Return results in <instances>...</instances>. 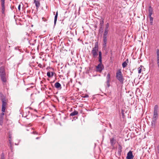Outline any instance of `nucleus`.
Returning a JSON list of instances; mask_svg holds the SVG:
<instances>
[{
	"label": "nucleus",
	"mask_w": 159,
	"mask_h": 159,
	"mask_svg": "<svg viewBox=\"0 0 159 159\" xmlns=\"http://www.w3.org/2000/svg\"><path fill=\"white\" fill-rule=\"evenodd\" d=\"M109 24L107 23L106 25V27L103 34L107 35L109 31Z\"/></svg>",
	"instance_id": "nucleus-12"
},
{
	"label": "nucleus",
	"mask_w": 159,
	"mask_h": 159,
	"mask_svg": "<svg viewBox=\"0 0 159 159\" xmlns=\"http://www.w3.org/2000/svg\"><path fill=\"white\" fill-rule=\"evenodd\" d=\"M157 110H156V109H154V114H158L157 113Z\"/></svg>",
	"instance_id": "nucleus-28"
},
{
	"label": "nucleus",
	"mask_w": 159,
	"mask_h": 159,
	"mask_svg": "<svg viewBox=\"0 0 159 159\" xmlns=\"http://www.w3.org/2000/svg\"><path fill=\"white\" fill-rule=\"evenodd\" d=\"M47 75L48 76V77L50 78L51 77V73L50 72H48L47 73Z\"/></svg>",
	"instance_id": "nucleus-25"
},
{
	"label": "nucleus",
	"mask_w": 159,
	"mask_h": 159,
	"mask_svg": "<svg viewBox=\"0 0 159 159\" xmlns=\"http://www.w3.org/2000/svg\"><path fill=\"white\" fill-rule=\"evenodd\" d=\"M127 65V64L126 61H125L122 64V66L123 68L125 67Z\"/></svg>",
	"instance_id": "nucleus-23"
},
{
	"label": "nucleus",
	"mask_w": 159,
	"mask_h": 159,
	"mask_svg": "<svg viewBox=\"0 0 159 159\" xmlns=\"http://www.w3.org/2000/svg\"><path fill=\"white\" fill-rule=\"evenodd\" d=\"M2 112H4L6 109V106L7 104V101L6 100L2 101Z\"/></svg>",
	"instance_id": "nucleus-5"
},
{
	"label": "nucleus",
	"mask_w": 159,
	"mask_h": 159,
	"mask_svg": "<svg viewBox=\"0 0 159 159\" xmlns=\"http://www.w3.org/2000/svg\"><path fill=\"white\" fill-rule=\"evenodd\" d=\"M116 77L117 80L121 84H123L124 78L122 74L121 69H119L116 73Z\"/></svg>",
	"instance_id": "nucleus-3"
},
{
	"label": "nucleus",
	"mask_w": 159,
	"mask_h": 159,
	"mask_svg": "<svg viewBox=\"0 0 159 159\" xmlns=\"http://www.w3.org/2000/svg\"><path fill=\"white\" fill-rule=\"evenodd\" d=\"M142 71V68H138V73H140Z\"/></svg>",
	"instance_id": "nucleus-27"
},
{
	"label": "nucleus",
	"mask_w": 159,
	"mask_h": 159,
	"mask_svg": "<svg viewBox=\"0 0 159 159\" xmlns=\"http://www.w3.org/2000/svg\"><path fill=\"white\" fill-rule=\"evenodd\" d=\"M57 16H58V12H57V11L56 12V13L55 15V17H54V24L55 25L56 23V21H57Z\"/></svg>",
	"instance_id": "nucleus-22"
},
{
	"label": "nucleus",
	"mask_w": 159,
	"mask_h": 159,
	"mask_svg": "<svg viewBox=\"0 0 159 159\" xmlns=\"http://www.w3.org/2000/svg\"><path fill=\"white\" fill-rule=\"evenodd\" d=\"M2 6V14H5V3H1Z\"/></svg>",
	"instance_id": "nucleus-16"
},
{
	"label": "nucleus",
	"mask_w": 159,
	"mask_h": 159,
	"mask_svg": "<svg viewBox=\"0 0 159 159\" xmlns=\"http://www.w3.org/2000/svg\"><path fill=\"white\" fill-rule=\"evenodd\" d=\"M20 6L21 5L20 4H19L18 6V9L19 11H20Z\"/></svg>",
	"instance_id": "nucleus-30"
},
{
	"label": "nucleus",
	"mask_w": 159,
	"mask_h": 159,
	"mask_svg": "<svg viewBox=\"0 0 159 159\" xmlns=\"http://www.w3.org/2000/svg\"><path fill=\"white\" fill-rule=\"evenodd\" d=\"M158 117V114H153V117L152 119V124L153 123V122H155L156 120Z\"/></svg>",
	"instance_id": "nucleus-17"
},
{
	"label": "nucleus",
	"mask_w": 159,
	"mask_h": 159,
	"mask_svg": "<svg viewBox=\"0 0 159 159\" xmlns=\"http://www.w3.org/2000/svg\"><path fill=\"white\" fill-rule=\"evenodd\" d=\"M0 97L1 98V101H3L6 100V97L2 93H0Z\"/></svg>",
	"instance_id": "nucleus-21"
},
{
	"label": "nucleus",
	"mask_w": 159,
	"mask_h": 159,
	"mask_svg": "<svg viewBox=\"0 0 159 159\" xmlns=\"http://www.w3.org/2000/svg\"><path fill=\"white\" fill-rule=\"evenodd\" d=\"M158 106L157 105H155L154 107V109H156V110H158Z\"/></svg>",
	"instance_id": "nucleus-32"
},
{
	"label": "nucleus",
	"mask_w": 159,
	"mask_h": 159,
	"mask_svg": "<svg viewBox=\"0 0 159 159\" xmlns=\"http://www.w3.org/2000/svg\"><path fill=\"white\" fill-rule=\"evenodd\" d=\"M97 25H95V28H97Z\"/></svg>",
	"instance_id": "nucleus-45"
},
{
	"label": "nucleus",
	"mask_w": 159,
	"mask_h": 159,
	"mask_svg": "<svg viewBox=\"0 0 159 159\" xmlns=\"http://www.w3.org/2000/svg\"><path fill=\"white\" fill-rule=\"evenodd\" d=\"M19 47H16L15 48V49L16 50H19Z\"/></svg>",
	"instance_id": "nucleus-33"
},
{
	"label": "nucleus",
	"mask_w": 159,
	"mask_h": 159,
	"mask_svg": "<svg viewBox=\"0 0 159 159\" xmlns=\"http://www.w3.org/2000/svg\"><path fill=\"white\" fill-rule=\"evenodd\" d=\"M34 3H35V5L36 7V8L38 9V8H39L40 6V3L39 1L38 0H34Z\"/></svg>",
	"instance_id": "nucleus-18"
},
{
	"label": "nucleus",
	"mask_w": 159,
	"mask_h": 159,
	"mask_svg": "<svg viewBox=\"0 0 159 159\" xmlns=\"http://www.w3.org/2000/svg\"><path fill=\"white\" fill-rule=\"evenodd\" d=\"M134 156L131 151H129L127 154V159H133Z\"/></svg>",
	"instance_id": "nucleus-11"
},
{
	"label": "nucleus",
	"mask_w": 159,
	"mask_h": 159,
	"mask_svg": "<svg viewBox=\"0 0 159 159\" xmlns=\"http://www.w3.org/2000/svg\"><path fill=\"white\" fill-rule=\"evenodd\" d=\"M104 20L102 19L100 20L99 29L98 30L99 32L102 33L103 32V27L104 25Z\"/></svg>",
	"instance_id": "nucleus-4"
},
{
	"label": "nucleus",
	"mask_w": 159,
	"mask_h": 159,
	"mask_svg": "<svg viewBox=\"0 0 159 159\" xmlns=\"http://www.w3.org/2000/svg\"><path fill=\"white\" fill-rule=\"evenodd\" d=\"M109 126L110 128H111V129H112V125L110 123L109 124Z\"/></svg>",
	"instance_id": "nucleus-37"
},
{
	"label": "nucleus",
	"mask_w": 159,
	"mask_h": 159,
	"mask_svg": "<svg viewBox=\"0 0 159 159\" xmlns=\"http://www.w3.org/2000/svg\"><path fill=\"white\" fill-rule=\"evenodd\" d=\"M54 73L53 72H51V74H52V75H51V76L52 77L53 75H54Z\"/></svg>",
	"instance_id": "nucleus-39"
},
{
	"label": "nucleus",
	"mask_w": 159,
	"mask_h": 159,
	"mask_svg": "<svg viewBox=\"0 0 159 159\" xmlns=\"http://www.w3.org/2000/svg\"><path fill=\"white\" fill-rule=\"evenodd\" d=\"M153 23L152 21H150V23L151 25H152Z\"/></svg>",
	"instance_id": "nucleus-43"
},
{
	"label": "nucleus",
	"mask_w": 159,
	"mask_h": 159,
	"mask_svg": "<svg viewBox=\"0 0 159 159\" xmlns=\"http://www.w3.org/2000/svg\"><path fill=\"white\" fill-rule=\"evenodd\" d=\"M107 35H104L103 34V45L104 47H106V44L107 43Z\"/></svg>",
	"instance_id": "nucleus-7"
},
{
	"label": "nucleus",
	"mask_w": 159,
	"mask_h": 159,
	"mask_svg": "<svg viewBox=\"0 0 159 159\" xmlns=\"http://www.w3.org/2000/svg\"><path fill=\"white\" fill-rule=\"evenodd\" d=\"M1 3H5V0H1Z\"/></svg>",
	"instance_id": "nucleus-38"
},
{
	"label": "nucleus",
	"mask_w": 159,
	"mask_h": 159,
	"mask_svg": "<svg viewBox=\"0 0 159 159\" xmlns=\"http://www.w3.org/2000/svg\"><path fill=\"white\" fill-rule=\"evenodd\" d=\"M29 89V88H27V90H28V89Z\"/></svg>",
	"instance_id": "nucleus-47"
},
{
	"label": "nucleus",
	"mask_w": 159,
	"mask_h": 159,
	"mask_svg": "<svg viewBox=\"0 0 159 159\" xmlns=\"http://www.w3.org/2000/svg\"><path fill=\"white\" fill-rule=\"evenodd\" d=\"M123 112H124L123 110H122L121 111V113H122V115L123 116H124V115Z\"/></svg>",
	"instance_id": "nucleus-35"
},
{
	"label": "nucleus",
	"mask_w": 159,
	"mask_h": 159,
	"mask_svg": "<svg viewBox=\"0 0 159 159\" xmlns=\"http://www.w3.org/2000/svg\"><path fill=\"white\" fill-rule=\"evenodd\" d=\"M2 81L3 82H5L7 81L6 73L0 74Z\"/></svg>",
	"instance_id": "nucleus-10"
},
{
	"label": "nucleus",
	"mask_w": 159,
	"mask_h": 159,
	"mask_svg": "<svg viewBox=\"0 0 159 159\" xmlns=\"http://www.w3.org/2000/svg\"><path fill=\"white\" fill-rule=\"evenodd\" d=\"M98 52V42H96L94 45V46L92 48L91 53L92 54L93 58H96L99 54Z\"/></svg>",
	"instance_id": "nucleus-1"
},
{
	"label": "nucleus",
	"mask_w": 159,
	"mask_h": 159,
	"mask_svg": "<svg viewBox=\"0 0 159 159\" xmlns=\"http://www.w3.org/2000/svg\"><path fill=\"white\" fill-rule=\"evenodd\" d=\"M157 150L158 153H159V145L157 147Z\"/></svg>",
	"instance_id": "nucleus-34"
},
{
	"label": "nucleus",
	"mask_w": 159,
	"mask_h": 159,
	"mask_svg": "<svg viewBox=\"0 0 159 159\" xmlns=\"http://www.w3.org/2000/svg\"><path fill=\"white\" fill-rule=\"evenodd\" d=\"M3 120H0V125H2Z\"/></svg>",
	"instance_id": "nucleus-29"
},
{
	"label": "nucleus",
	"mask_w": 159,
	"mask_h": 159,
	"mask_svg": "<svg viewBox=\"0 0 159 159\" xmlns=\"http://www.w3.org/2000/svg\"><path fill=\"white\" fill-rule=\"evenodd\" d=\"M126 61L127 62H128V59H127L126 60Z\"/></svg>",
	"instance_id": "nucleus-46"
},
{
	"label": "nucleus",
	"mask_w": 159,
	"mask_h": 159,
	"mask_svg": "<svg viewBox=\"0 0 159 159\" xmlns=\"http://www.w3.org/2000/svg\"><path fill=\"white\" fill-rule=\"evenodd\" d=\"M40 138V137H38L36 138V139H39Z\"/></svg>",
	"instance_id": "nucleus-42"
},
{
	"label": "nucleus",
	"mask_w": 159,
	"mask_h": 159,
	"mask_svg": "<svg viewBox=\"0 0 159 159\" xmlns=\"http://www.w3.org/2000/svg\"><path fill=\"white\" fill-rule=\"evenodd\" d=\"M98 59V61L100 63L96 67V71L100 73H101L104 69V66L102 64V54L100 51L99 52Z\"/></svg>",
	"instance_id": "nucleus-2"
},
{
	"label": "nucleus",
	"mask_w": 159,
	"mask_h": 159,
	"mask_svg": "<svg viewBox=\"0 0 159 159\" xmlns=\"http://www.w3.org/2000/svg\"><path fill=\"white\" fill-rule=\"evenodd\" d=\"M122 147L121 146L120 144H119L118 145V149L117 150V155L118 157H120L121 156V152L122 151Z\"/></svg>",
	"instance_id": "nucleus-9"
},
{
	"label": "nucleus",
	"mask_w": 159,
	"mask_h": 159,
	"mask_svg": "<svg viewBox=\"0 0 159 159\" xmlns=\"http://www.w3.org/2000/svg\"><path fill=\"white\" fill-rule=\"evenodd\" d=\"M32 134H38V133L36 131H33L32 133Z\"/></svg>",
	"instance_id": "nucleus-31"
},
{
	"label": "nucleus",
	"mask_w": 159,
	"mask_h": 159,
	"mask_svg": "<svg viewBox=\"0 0 159 159\" xmlns=\"http://www.w3.org/2000/svg\"><path fill=\"white\" fill-rule=\"evenodd\" d=\"M2 157H4V155L3 153H2Z\"/></svg>",
	"instance_id": "nucleus-40"
},
{
	"label": "nucleus",
	"mask_w": 159,
	"mask_h": 159,
	"mask_svg": "<svg viewBox=\"0 0 159 159\" xmlns=\"http://www.w3.org/2000/svg\"><path fill=\"white\" fill-rule=\"evenodd\" d=\"M4 114L3 112L1 113L0 115V120H3V116Z\"/></svg>",
	"instance_id": "nucleus-24"
},
{
	"label": "nucleus",
	"mask_w": 159,
	"mask_h": 159,
	"mask_svg": "<svg viewBox=\"0 0 159 159\" xmlns=\"http://www.w3.org/2000/svg\"><path fill=\"white\" fill-rule=\"evenodd\" d=\"M149 16L150 21H153V18L151 16L152 14L153 10L151 6H149Z\"/></svg>",
	"instance_id": "nucleus-6"
},
{
	"label": "nucleus",
	"mask_w": 159,
	"mask_h": 159,
	"mask_svg": "<svg viewBox=\"0 0 159 159\" xmlns=\"http://www.w3.org/2000/svg\"><path fill=\"white\" fill-rule=\"evenodd\" d=\"M9 143L10 145V147H11V149L12 148V144H11V140L9 139Z\"/></svg>",
	"instance_id": "nucleus-26"
},
{
	"label": "nucleus",
	"mask_w": 159,
	"mask_h": 159,
	"mask_svg": "<svg viewBox=\"0 0 159 159\" xmlns=\"http://www.w3.org/2000/svg\"><path fill=\"white\" fill-rule=\"evenodd\" d=\"M42 19L44 21H46L47 20L43 17L42 18Z\"/></svg>",
	"instance_id": "nucleus-36"
},
{
	"label": "nucleus",
	"mask_w": 159,
	"mask_h": 159,
	"mask_svg": "<svg viewBox=\"0 0 159 159\" xmlns=\"http://www.w3.org/2000/svg\"><path fill=\"white\" fill-rule=\"evenodd\" d=\"M11 136H9V138L10 139H11Z\"/></svg>",
	"instance_id": "nucleus-44"
},
{
	"label": "nucleus",
	"mask_w": 159,
	"mask_h": 159,
	"mask_svg": "<svg viewBox=\"0 0 159 159\" xmlns=\"http://www.w3.org/2000/svg\"><path fill=\"white\" fill-rule=\"evenodd\" d=\"M1 159H5L4 157H1Z\"/></svg>",
	"instance_id": "nucleus-41"
},
{
	"label": "nucleus",
	"mask_w": 159,
	"mask_h": 159,
	"mask_svg": "<svg viewBox=\"0 0 159 159\" xmlns=\"http://www.w3.org/2000/svg\"><path fill=\"white\" fill-rule=\"evenodd\" d=\"M55 87L58 90L61 89V84L59 82L56 83L54 84Z\"/></svg>",
	"instance_id": "nucleus-15"
},
{
	"label": "nucleus",
	"mask_w": 159,
	"mask_h": 159,
	"mask_svg": "<svg viewBox=\"0 0 159 159\" xmlns=\"http://www.w3.org/2000/svg\"><path fill=\"white\" fill-rule=\"evenodd\" d=\"M116 140L114 138H111L110 139L111 145L113 148L114 147L115 144L116 143Z\"/></svg>",
	"instance_id": "nucleus-14"
},
{
	"label": "nucleus",
	"mask_w": 159,
	"mask_h": 159,
	"mask_svg": "<svg viewBox=\"0 0 159 159\" xmlns=\"http://www.w3.org/2000/svg\"><path fill=\"white\" fill-rule=\"evenodd\" d=\"M107 81L106 82L108 88L110 86V82L111 80L110 75L108 73L106 77Z\"/></svg>",
	"instance_id": "nucleus-8"
},
{
	"label": "nucleus",
	"mask_w": 159,
	"mask_h": 159,
	"mask_svg": "<svg viewBox=\"0 0 159 159\" xmlns=\"http://www.w3.org/2000/svg\"><path fill=\"white\" fill-rule=\"evenodd\" d=\"M78 113V112L77 111L75 110L70 114V116H74L77 115Z\"/></svg>",
	"instance_id": "nucleus-20"
},
{
	"label": "nucleus",
	"mask_w": 159,
	"mask_h": 159,
	"mask_svg": "<svg viewBox=\"0 0 159 159\" xmlns=\"http://www.w3.org/2000/svg\"><path fill=\"white\" fill-rule=\"evenodd\" d=\"M157 62V66L159 68V49H156Z\"/></svg>",
	"instance_id": "nucleus-13"
},
{
	"label": "nucleus",
	"mask_w": 159,
	"mask_h": 159,
	"mask_svg": "<svg viewBox=\"0 0 159 159\" xmlns=\"http://www.w3.org/2000/svg\"><path fill=\"white\" fill-rule=\"evenodd\" d=\"M5 73L6 72L4 67L3 66L1 67L0 68V74Z\"/></svg>",
	"instance_id": "nucleus-19"
}]
</instances>
